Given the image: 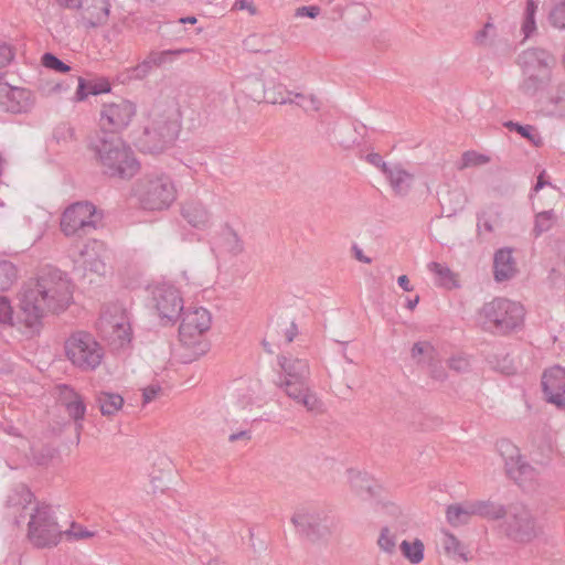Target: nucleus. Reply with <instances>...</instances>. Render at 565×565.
I'll list each match as a JSON object with an SVG mask.
<instances>
[{
  "instance_id": "nucleus-1",
  "label": "nucleus",
  "mask_w": 565,
  "mask_h": 565,
  "mask_svg": "<svg viewBox=\"0 0 565 565\" xmlns=\"http://www.w3.org/2000/svg\"><path fill=\"white\" fill-rule=\"evenodd\" d=\"M73 302V284L65 271L45 266L21 290V323L30 335L40 333L47 315H60Z\"/></svg>"
},
{
  "instance_id": "nucleus-2",
  "label": "nucleus",
  "mask_w": 565,
  "mask_h": 565,
  "mask_svg": "<svg viewBox=\"0 0 565 565\" xmlns=\"http://www.w3.org/2000/svg\"><path fill=\"white\" fill-rule=\"evenodd\" d=\"M89 149L110 178L131 179L140 169L132 150L118 136L98 131L90 138Z\"/></svg>"
},
{
  "instance_id": "nucleus-3",
  "label": "nucleus",
  "mask_w": 565,
  "mask_h": 565,
  "mask_svg": "<svg viewBox=\"0 0 565 565\" xmlns=\"http://www.w3.org/2000/svg\"><path fill=\"white\" fill-rule=\"evenodd\" d=\"M278 364L284 373V380L280 381L279 386L286 395L309 412H320L321 402L309 387L310 366L308 361L292 355H280Z\"/></svg>"
},
{
  "instance_id": "nucleus-4",
  "label": "nucleus",
  "mask_w": 565,
  "mask_h": 565,
  "mask_svg": "<svg viewBox=\"0 0 565 565\" xmlns=\"http://www.w3.org/2000/svg\"><path fill=\"white\" fill-rule=\"evenodd\" d=\"M479 315L483 330L507 335L523 324L525 310L519 302L498 297L486 302Z\"/></svg>"
},
{
  "instance_id": "nucleus-5",
  "label": "nucleus",
  "mask_w": 565,
  "mask_h": 565,
  "mask_svg": "<svg viewBox=\"0 0 565 565\" xmlns=\"http://www.w3.org/2000/svg\"><path fill=\"white\" fill-rule=\"evenodd\" d=\"M181 313L179 340L190 351L185 362H191L203 355L209 349V343L203 335L211 328L212 316L207 309L196 306L183 307Z\"/></svg>"
},
{
  "instance_id": "nucleus-6",
  "label": "nucleus",
  "mask_w": 565,
  "mask_h": 565,
  "mask_svg": "<svg viewBox=\"0 0 565 565\" xmlns=\"http://www.w3.org/2000/svg\"><path fill=\"white\" fill-rule=\"evenodd\" d=\"M134 195L143 210L162 211L173 203L177 191L168 174L153 172L145 174L136 182Z\"/></svg>"
},
{
  "instance_id": "nucleus-7",
  "label": "nucleus",
  "mask_w": 565,
  "mask_h": 565,
  "mask_svg": "<svg viewBox=\"0 0 565 565\" xmlns=\"http://www.w3.org/2000/svg\"><path fill=\"white\" fill-rule=\"evenodd\" d=\"M65 354L77 369L94 371L103 361L104 349L89 332L75 331L65 341Z\"/></svg>"
},
{
  "instance_id": "nucleus-8",
  "label": "nucleus",
  "mask_w": 565,
  "mask_h": 565,
  "mask_svg": "<svg viewBox=\"0 0 565 565\" xmlns=\"http://www.w3.org/2000/svg\"><path fill=\"white\" fill-rule=\"evenodd\" d=\"M291 522L297 533L311 542L327 537L333 526V518L327 511L315 507L297 509Z\"/></svg>"
},
{
  "instance_id": "nucleus-9",
  "label": "nucleus",
  "mask_w": 565,
  "mask_h": 565,
  "mask_svg": "<svg viewBox=\"0 0 565 565\" xmlns=\"http://www.w3.org/2000/svg\"><path fill=\"white\" fill-rule=\"evenodd\" d=\"M501 529L505 536L515 543H529L540 533V526L531 511L520 504L508 508Z\"/></svg>"
},
{
  "instance_id": "nucleus-10",
  "label": "nucleus",
  "mask_w": 565,
  "mask_h": 565,
  "mask_svg": "<svg viewBox=\"0 0 565 565\" xmlns=\"http://www.w3.org/2000/svg\"><path fill=\"white\" fill-rule=\"evenodd\" d=\"M97 329L117 348H122L131 341L129 317L119 305H110L103 309L97 321Z\"/></svg>"
},
{
  "instance_id": "nucleus-11",
  "label": "nucleus",
  "mask_w": 565,
  "mask_h": 565,
  "mask_svg": "<svg viewBox=\"0 0 565 565\" xmlns=\"http://www.w3.org/2000/svg\"><path fill=\"white\" fill-rule=\"evenodd\" d=\"M62 531L58 527L52 510L49 505H40L34 509L29 522L28 537L36 547L56 545L60 542Z\"/></svg>"
},
{
  "instance_id": "nucleus-12",
  "label": "nucleus",
  "mask_w": 565,
  "mask_h": 565,
  "mask_svg": "<svg viewBox=\"0 0 565 565\" xmlns=\"http://www.w3.org/2000/svg\"><path fill=\"white\" fill-rule=\"evenodd\" d=\"M97 221V211L93 203L76 202L64 211L61 230L66 236H73L79 232L87 234L96 228Z\"/></svg>"
},
{
  "instance_id": "nucleus-13",
  "label": "nucleus",
  "mask_w": 565,
  "mask_h": 565,
  "mask_svg": "<svg viewBox=\"0 0 565 565\" xmlns=\"http://www.w3.org/2000/svg\"><path fill=\"white\" fill-rule=\"evenodd\" d=\"M497 449L504 461L507 476L514 482L521 484L536 478V470L523 459L520 449L511 440H498Z\"/></svg>"
},
{
  "instance_id": "nucleus-14",
  "label": "nucleus",
  "mask_w": 565,
  "mask_h": 565,
  "mask_svg": "<svg viewBox=\"0 0 565 565\" xmlns=\"http://www.w3.org/2000/svg\"><path fill=\"white\" fill-rule=\"evenodd\" d=\"M63 7L78 12V22L86 29L106 24L109 12V0H66Z\"/></svg>"
},
{
  "instance_id": "nucleus-15",
  "label": "nucleus",
  "mask_w": 565,
  "mask_h": 565,
  "mask_svg": "<svg viewBox=\"0 0 565 565\" xmlns=\"http://www.w3.org/2000/svg\"><path fill=\"white\" fill-rule=\"evenodd\" d=\"M136 115V106L127 99L105 103L100 110L99 122L102 131L118 132L127 128Z\"/></svg>"
},
{
  "instance_id": "nucleus-16",
  "label": "nucleus",
  "mask_w": 565,
  "mask_h": 565,
  "mask_svg": "<svg viewBox=\"0 0 565 565\" xmlns=\"http://www.w3.org/2000/svg\"><path fill=\"white\" fill-rule=\"evenodd\" d=\"M152 296L160 319L167 323L175 322L184 306L180 291L172 285L162 284L153 289Z\"/></svg>"
},
{
  "instance_id": "nucleus-17",
  "label": "nucleus",
  "mask_w": 565,
  "mask_h": 565,
  "mask_svg": "<svg viewBox=\"0 0 565 565\" xmlns=\"http://www.w3.org/2000/svg\"><path fill=\"white\" fill-rule=\"evenodd\" d=\"M35 99L28 88L12 86L0 78V111L11 114L29 113Z\"/></svg>"
},
{
  "instance_id": "nucleus-18",
  "label": "nucleus",
  "mask_w": 565,
  "mask_h": 565,
  "mask_svg": "<svg viewBox=\"0 0 565 565\" xmlns=\"http://www.w3.org/2000/svg\"><path fill=\"white\" fill-rule=\"evenodd\" d=\"M518 63L522 73H536L546 77H552V71L556 65V58L544 49L533 47L523 51Z\"/></svg>"
},
{
  "instance_id": "nucleus-19",
  "label": "nucleus",
  "mask_w": 565,
  "mask_h": 565,
  "mask_svg": "<svg viewBox=\"0 0 565 565\" xmlns=\"http://www.w3.org/2000/svg\"><path fill=\"white\" fill-rule=\"evenodd\" d=\"M541 384L546 401L565 409V367L554 365L545 370Z\"/></svg>"
},
{
  "instance_id": "nucleus-20",
  "label": "nucleus",
  "mask_w": 565,
  "mask_h": 565,
  "mask_svg": "<svg viewBox=\"0 0 565 565\" xmlns=\"http://www.w3.org/2000/svg\"><path fill=\"white\" fill-rule=\"evenodd\" d=\"M108 257L106 245L97 239L89 241L81 250V258L86 269L98 275H105V259Z\"/></svg>"
},
{
  "instance_id": "nucleus-21",
  "label": "nucleus",
  "mask_w": 565,
  "mask_h": 565,
  "mask_svg": "<svg viewBox=\"0 0 565 565\" xmlns=\"http://www.w3.org/2000/svg\"><path fill=\"white\" fill-rule=\"evenodd\" d=\"M513 249L502 247L494 253L493 277L498 282L511 279L516 274V264L512 256Z\"/></svg>"
},
{
  "instance_id": "nucleus-22",
  "label": "nucleus",
  "mask_w": 565,
  "mask_h": 565,
  "mask_svg": "<svg viewBox=\"0 0 565 565\" xmlns=\"http://www.w3.org/2000/svg\"><path fill=\"white\" fill-rule=\"evenodd\" d=\"M386 179L394 193L398 196H406L414 183L415 177L406 171L402 164L395 163L385 173Z\"/></svg>"
},
{
  "instance_id": "nucleus-23",
  "label": "nucleus",
  "mask_w": 565,
  "mask_h": 565,
  "mask_svg": "<svg viewBox=\"0 0 565 565\" xmlns=\"http://www.w3.org/2000/svg\"><path fill=\"white\" fill-rule=\"evenodd\" d=\"M181 213L184 220L195 228L205 230L211 224V214L200 202H186L183 204Z\"/></svg>"
},
{
  "instance_id": "nucleus-24",
  "label": "nucleus",
  "mask_w": 565,
  "mask_h": 565,
  "mask_svg": "<svg viewBox=\"0 0 565 565\" xmlns=\"http://www.w3.org/2000/svg\"><path fill=\"white\" fill-rule=\"evenodd\" d=\"M0 441L15 448L19 452L26 456L30 448L29 440L11 423H0Z\"/></svg>"
},
{
  "instance_id": "nucleus-25",
  "label": "nucleus",
  "mask_w": 565,
  "mask_h": 565,
  "mask_svg": "<svg viewBox=\"0 0 565 565\" xmlns=\"http://www.w3.org/2000/svg\"><path fill=\"white\" fill-rule=\"evenodd\" d=\"M145 135L149 139H154L158 137L159 145L154 147L156 151L162 150L167 143H170L175 139L177 128L174 122L164 120L162 124L158 126H151L145 128Z\"/></svg>"
},
{
  "instance_id": "nucleus-26",
  "label": "nucleus",
  "mask_w": 565,
  "mask_h": 565,
  "mask_svg": "<svg viewBox=\"0 0 565 565\" xmlns=\"http://www.w3.org/2000/svg\"><path fill=\"white\" fill-rule=\"evenodd\" d=\"M212 250L216 257L224 253L235 256L243 252V243L233 230L226 228Z\"/></svg>"
},
{
  "instance_id": "nucleus-27",
  "label": "nucleus",
  "mask_w": 565,
  "mask_h": 565,
  "mask_svg": "<svg viewBox=\"0 0 565 565\" xmlns=\"http://www.w3.org/2000/svg\"><path fill=\"white\" fill-rule=\"evenodd\" d=\"M470 512L489 521H497L504 519L508 509L503 504L490 500H479L472 502Z\"/></svg>"
},
{
  "instance_id": "nucleus-28",
  "label": "nucleus",
  "mask_w": 565,
  "mask_h": 565,
  "mask_svg": "<svg viewBox=\"0 0 565 565\" xmlns=\"http://www.w3.org/2000/svg\"><path fill=\"white\" fill-rule=\"evenodd\" d=\"M523 79L519 85L520 92L527 96L534 97L539 92L544 90L552 81V77H546L544 74L536 73H522Z\"/></svg>"
},
{
  "instance_id": "nucleus-29",
  "label": "nucleus",
  "mask_w": 565,
  "mask_h": 565,
  "mask_svg": "<svg viewBox=\"0 0 565 565\" xmlns=\"http://www.w3.org/2000/svg\"><path fill=\"white\" fill-rule=\"evenodd\" d=\"M77 90L75 93V97L77 100H84L88 95H99L104 93H108L110 90V84L105 78L94 79V81H85L82 77H77Z\"/></svg>"
},
{
  "instance_id": "nucleus-30",
  "label": "nucleus",
  "mask_w": 565,
  "mask_h": 565,
  "mask_svg": "<svg viewBox=\"0 0 565 565\" xmlns=\"http://www.w3.org/2000/svg\"><path fill=\"white\" fill-rule=\"evenodd\" d=\"M295 98L281 97V98H269L273 104H296L301 107L306 113L318 111L321 108V100L315 95H303L300 93H294Z\"/></svg>"
},
{
  "instance_id": "nucleus-31",
  "label": "nucleus",
  "mask_w": 565,
  "mask_h": 565,
  "mask_svg": "<svg viewBox=\"0 0 565 565\" xmlns=\"http://www.w3.org/2000/svg\"><path fill=\"white\" fill-rule=\"evenodd\" d=\"M558 215L551 209L542 212H537L534 215V225L532 228V235L537 238L544 233L551 231L558 222Z\"/></svg>"
},
{
  "instance_id": "nucleus-32",
  "label": "nucleus",
  "mask_w": 565,
  "mask_h": 565,
  "mask_svg": "<svg viewBox=\"0 0 565 565\" xmlns=\"http://www.w3.org/2000/svg\"><path fill=\"white\" fill-rule=\"evenodd\" d=\"M428 269L436 275L437 284L446 289L458 287L456 275L444 264L431 262Z\"/></svg>"
},
{
  "instance_id": "nucleus-33",
  "label": "nucleus",
  "mask_w": 565,
  "mask_h": 565,
  "mask_svg": "<svg viewBox=\"0 0 565 565\" xmlns=\"http://www.w3.org/2000/svg\"><path fill=\"white\" fill-rule=\"evenodd\" d=\"M539 10V1L537 0H526L525 9L523 13V21L521 25V31L524 35V39L531 38L537 30L536 28V13Z\"/></svg>"
},
{
  "instance_id": "nucleus-34",
  "label": "nucleus",
  "mask_w": 565,
  "mask_h": 565,
  "mask_svg": "<svg viewBox=\"0 0 565 565\" xmlns=\"http://www.w3.org/2000/svg\"><path fill=\"white\" fill-rule=\"evenodd\" d=\"M97 403L104 416H111L121 409L124 398L116 393L100 392L97 396Z\"/></svg>"
},
{
  "instance_id": "nucleus-35",
  "label": "nucleus",
  "mask_w": 565,
  "mask_h": 565,
  "mask_svg": "<svg viewBox=\"0 0 565 565\" xmlns=\"http://www.w3.org/2000/svg\"><path fill=\"white\" fill-rule=\"evenodd\" d=\"M472 510V502H468L466 505L452 504L447 508L446 518L450 525L459 526L462 524H467L470 516L475 515V513L470 512Z\"/></svg>"
},
{
  "instance_id": "nucleus-36",
  "label": "nucleus",
  "mask_w": 565,
  "mask_h": 565,
  "mask_svg": "<svg viewBox=\"0 0 565 565\" xmlns=\"http://www.w3.org/2000/svg\"><path fill=\"white\" fill-rule=\"evenodd\" d=\"M67 415L74 420L75 430L77 434V440H79V434L84 428V419L86 414V404L82 395L75 398L71 404L64 408Z\"/></svg>"
},
{
  "instance_id": "nucleus-37",
  "label": "nucleus",
  "mask_w": 565,
  "mask_h": 565,
  "mask_svg": "<svg viewBox=\"0 0 565 565\" xmlns=\"http://www.w3.org/2000/svg\"><path fill=\"white\" fill-rule=\"evenodd\" d=\"M33 493L24 484L14 487L8 495L7 504L9 508L26 509L32 503Z\"/></svg>"
},
{
  "instance_id": "nucleus-38",
  "label": "nucleus",
  "mask_w": 565,
  "mask_h": 565,
  "mask_svg": "<svg viewBox=\"0 0 565 565\" xmlns=\"http://www.w3.org/2000/svg\"><path fill=\"white\" fill-rule=\"evenodd\" d=\"M399 550L403 556L412 564H419L424 559L425 546L419 539H415L413 542L404 540L399 545Z\"/></svg>"
},
{
  "instance_id": "nucleus-39",
  "label": "nucleus",
  "mask_w": 565,
  "mask_h": 565,
  "mask_svg": "<svg viewBox=\"0 0 565 565\" xmlns=\"http://www.w3.org/2000/svg\"><path fill=\"white\" fill-rule=\"evenodd\" d=\"M504 126L511 130L516 131L523 138L527 139L533 146L541 147L543 145V140L541 135L537 132V129L532 125H521L515 121H507Z\"/></svg>"
},
{
  "instance_id": "nucleus-40",
  "label": "nucleus",
  "mask_w": 565,
  "mask_h": 565,
  "mask_svg": "<svg viewBox=\"0 0 565 565\" xmlns=\"http://www.w3.org/2000/svg\"><path fill=\"white\" fill-rule=\"evenodd\" d=\"M547 113L556 117H565V83H561L547 102Z\"/></svg>"
},
{
  "instance_id": "nucleus-41",
  "label": "nucleus",
  "mask_w": 565,
  "mask_h": 565,
  "mask_svg": "<svg viewBox=\"0 0 565 565\" xmlns=\"http://www.w3.org/2000/svg\"><path fill=\"white\" fill-rule=\"evenodd\" d=\"M17 277V267L9 260H0V291L9 289Z\"/></svg>"
},
{
  "instance_id": "nucleus-42",
  "label": "nucleus",
  "mask_w": 565,
  "mask_h": 565,
  "mask_svg": "<svg viewBox=\"0 0 565 565\" xmlns=\"http://www.w3.org/2000/svg\"><path fill=\"white\" fill-rule=\"evenodd\" d=\"M254 84L262 88L260 94L253 96L254 100H260L262 98H264L266 102L273 104L271 100H269V98H290V96L294 95L292 92L285 90L282 86H277L274 89L265 88V86L258 79H255Z\"/></svg>"
},
{
  "instance_id": "nucleus-43",
  "label": "nucleus",
  "mask_w": 565,
  "mask_h": 565,
  "mask_svg": "<svg viewBox=\"0 0 565 565\" xmlns=\"http://www.w3.org/2000/svg\"><path fill=\"white\" fill-rule=\"evenodd\" d=\"M189 51H190L189 49L151 51L147 57L149 58V61L153 67H158V66H161L162 64L171 61L172 56L181 55Z\"/></svg>"
},
{
  "instance_id": "nucleus-44",
  "label": "nucleus",
  "mask_w": 565,
  "mask_h": 565,
  "mask_svg": "<svg viewBox=\"0 0 565 565\" xmlns=\"http://www.w3.org/2000/svg\"><path fill=\"white\" fill-rule=\"evenodd\" d=\"M377 546L386 554H394L396 551V535L387 526L382 527L377 539Z\"/></svg>"
},
{
  "instance_id": "nucleus-45",
  "label": "nucleus",
  "mask_w": 565,
  "mask_h": 565,
  "mask_svg": "<svg viewBox=\"0 0 565 565\" xmlns=\"http://www.w3.org/2000/svg\"><path fill=\"white\" fill-rule=\"evenodd\" d=\"M269 332H276L278 335L284 337L285 343L289 344L298 334V327L294 321H284L282 323H277L276 327L270 328Z\"/></svg>"
},
{
  "instance_id": "nucleus-46",
  "label": "nucleus",
  "mask_w": 565,
  "mask_h": 565,
  "mask_svg": "<svg viewBox=\"0 0 565 565\" xmlns=\"http://www.w3.org/2000/svg\"><path fill=\"white\" fill-rule=\"evenodd\" d=\"M489 162V158L484 154L476 151H466L461 157V161L458 166L459 170H463L469 167L482 166Z\"/></svg>"
},
{
  "instance_id": "nucleus-47",
  "label": "nucleus",
  "mask_w": 565,
  "mask_h": 565,
  "mask_svg": "<svg viewBox=\"0 0 565 565\" xmlns=\"http://www.w3.org/2000/svg\"><path fill=\"white\" fill-rule=\"evenodd\" d=\"M381 488L373 480L362 478L360 483H355V494L366 499L376 497Z\"/></svg>"
},
{
  "instance_id": "nucleus-48",
  "label": "nucleus",
  "mask_w": 565,
  "mask_h": 565,
  "mask_svg": "<svg viewBox=\"0 0 565 565\" xmlns=\"http://www.w3.org/2000/svg\"><path fill=\"white\" fill-rule=\"evenodd\" d=\"M548 21L554 28L565 29V0H561L552 8Z\"/></svg>"
},
{
  "instance_id": "nucleus-49",
  "label": "nucleus",
  "mask_w": 565,
  "mask_h": 565,
  "mask_svg": "<svg viewBox=\"0 0 565 565\" xmlns=\"http://www.w3.org/2000/svg\"><path fill=\"white\" fill-rule=\"evenodd\" d=\"M153 70L152 64L149 58L146 57L142 62L137 64L134 67L127 70V78L128 79H143L147 77L150 72Z\"/></svg>"
},
{
  "instance_id": "nucleus-50",
  "label": "nucleus",
  "mask_w": 565,
  "mask_h": 565,
  "mask_svg": "<svg viewBox=\"0 0 565 565\" xmlns=\"http://www.w3.org/2000/svg\"><path fill=\"white\" fill-rule=\"evenodd\" d=\"M79 395V393H77L73 387L66 384H61L56 386L57 402L63 408H65L67 404H71Z\"/></svg>"
},
{
  "instance_id": "nucleus-51",
  "label": "nucleus",
  "mask_w": 565,
  "mask_h": 565,
  "mask_svg": "<svg viewBox=\"0 0 565 565\" xmlns=\"http://www.w3.org/2000/svg\"><path fill=\"white\" fill-rule=\"evenodd\" d=\"M42 64L49 70H53L57 73H67L71 67L61 61L57 56L52 53H44L42 56Z\"/></svg>"
},
{
  "instance_id": "nucleus-52",
  "label": "nucleus",
  "mask_w": 565,
  "mask_h": 565,
  "mask_svg": "<svg viewBox=\"0 0 565 565\" xmlns=\"http://www.w3.org/2000/svg\"><path fill=\"white\" fill-rule=\"evenodd\" d=\"M360 159H364L367 163L372 164L375 168H379L383 174L387 172V170L392 167V164H387L382 156L376 152H370L364 154L363 150L360 149L356 153Z\"/></svg>"
},
{
  "instance_id": "nucleus-53",
  "label": "nucleus",
  "mask_w": 565,
  "mask_h": 565,
  "mask_svg": "<svg viewBox=\"0 0 565 565\" xmlns=\"http://www.w3.org/2000/svg\"><path fill=\"white\" fill-rule=\"evenodd\" d=\"M70 89V85L64 82H46L40 86V92L43 96L50 97L54 95H60Z\"/></svg>"
},
{
  "instance_id": "nucleus-54",
  "label": "nucleus",
  "mask_w": 565,
  "mask_h": 565,
  "mask_svg": "<svg viewBox=\"0 0 565 565\" xmlns=\"http://www.w3.org/2000/svg\"><path fill=\"white\" fill-rule=\"evenodd\" d=\"M13 320V309L11 302L6 297H0V326H11Z\"/></svg>"
},
{
  "instance_id": "nucleus-55",
  "label": "nucleus",
  "mask_w": 565,
  "mask_h": 565,
  "mask_svg": "<svg viewBox=\"0 0 565 565\" xmlns=\"http://www.w3.org/2000/svg\"><path fill=\"white\" fill-rule=\"evenodd\" d=\"M490 363L495 370H499L503 374H512L515 371L513 361L509 354L503 355L501 360L495 355L493 360H490Z\"/></svg>"
},
{
  "instance_id": "nucleus-56",
  "label": "nucleus",
  "mask_w": 565,
  "mask_h": 565,
  "mask_svg": "<svg viewBox=\"0 0 565 565\" xmlns=\"http://www.w3.org/2000/svg\"><path fill=\"white\" fill-rule=\"evenodd\" d=\"M64 534L73 540L90 539L95 535L94 532L88 531L87 529L77 523H72L71 527L66 530Z\"/></svg>"
},
{
  "instance_id": "nucleus-57",
  "label": "nucleus",
  "mask_w": 565,
  "mask_h": 565,
  "mask_svg": "<svg viewBox=\"0 0 565 565\" xmlns=\"http://www.w3.org/2000/svg\"><path fill=\"white\" fill-rule=\"evenodd\" d=\"M74 137V129L67 125V124H62V125H58L55 129H54V132H53V138L56 140L57 143H61V142H68L73 139Z\"/></svg>"
},
{
  "instance_id": "nucleus-58",
  "label": "nucleus",
  "mask_w": 565,
  "mask_h": 565,
  "mask_svg": "<svg viewBox=\"0 0 565 565\" xmlns=\"http://www.w3.org/2000/svg\"><path fill=\"white\" fill-rule=\"evenodd\" d=\"M14 58V51L12 46L3 41H0V68L8 66Z\"/></svg>"
},
{
  "instance_id": "nucleus-59",
  "label": "nucleus",
  "mask_w": 565,
  "mask_h": 565,
  "mask_svg": "<svg viewBox=\"0 0 565 565\" xmlns=\"http://www.w3.org/2000/svg\"><path fill=\"white\" fill-rule=\"evenodd\" d=\"M483 228L488 233L493 232V226L486 212L477 213V231L480 232Z\"/></svg>"
},
{
  "instance_id": "nucleus-60",
  "label": "nucleus",
  "mask_w": 565,
  "mask_h": 565,
  "mask_svg": "<svg viewBox=\"0 0 565 565\" xmlns=\"http://www.w3.org/2000/svg\"><path fill=\"white\" fill-rule=\"evenodd\" d=\"M434 352V347L429 342H416L412 348V356L415 359L422 354Z\"/></svg>"
},
{
  "instance_id": "nucleus-61",
  "label": "nucleus",
  "mask_w": 565,
  "mask_h": 565,
  "mask_svg": "<svg viewBox=\"0 0 565 565\" xmlns=\"http://www.w3.org/2000/svg\"><path fill=\"white\" fill-rule=\"evenodd\" d=\"M320 13L317 6H303L296 10V17L316 18Z\"/></svg>"
},
{
  "instance_id": "nucleus-62",
  "label": "nucleus",
  "mask_w": 565,
  "mask_h": 565,
  "mask_svg": "<svg viewBox=\"0 0 565 565\" xmlns=\"http://www.w3.org/2000/svg\"><path fill=\"white\" fill-rule=\"evenodd\" d=\"M160 392V386L159 385H149L147 387L143 388V392H142V397H143V403H150L151 401H153L156 398V396L159 394Z\"/></svg>"
},
{
  "instance_id": "nucleus-63",
  "label": "nucleus",
  "mask_w": 565,
  "mask_h": 565,
  "mask_svg": "<svg viewBox=\"0 0 565 565\" xmlns=\"http://www.w3.org/2000/svg\"><path fill=\"white\" fill-rule=\"evenodd\" d=\"M494 25L491 22H487L484 26L476 33L475 40L477 44L482 45L486 42L489 30H493Z\"/></svg>"
},
{
  "instance_id": "nucleus-64",
  "label": "nucleus",
  "mask_w": 565,
  "mask_h": 565,
  "mask_svg": "<svg viewBox=\"0 0 565 565\" xmlns=\"http://www.w3.org/2000/svg\"><path fill=\"white\" fill-rule=\"evenodd\" d=\"M234 8L237 10H247L250 15H255L257 10L250 0H236Z\"/></svg>"
}]
</instances>
